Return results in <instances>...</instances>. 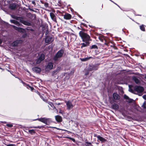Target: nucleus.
Instances as JSON below:
<instances>
[{
    "label": "nucleus",
    "mask_w": 146,
    "mask_h": 146,
    "mask_svg": "<svg viewBox=\"0 0 146 146\" xmlns=\"http://www.w3.org/2000/svg\"><path fill=\"white\" fill-rule=\"evenodd\" d=\"M99 39L102 42L105 41V44L108 46H110V42H108L106 38H105L103 36H99L98 37Z\"/></svg>",
    "instance_id": "nucleus-6"
},
{
    "label": "nucleus",
    "mask_w": 146,
    "mask_h": 146,
    "mask_svg": "<svg viewBox=\"0 0 146 146\" xmlns=\"http://www.w3.org/2000/svg\"><path fill=\"white\" fill-rule=\"evenodd\" d=\"M6 125L7 127H13V125L11 124H6Z\"/></svg>",
    "instance_id": "nucleus-39"
},
{
    "label": "nucleus",
    "mask_w": 146,
    "mask_h": 146,
    "mask_svg": "<svg viewBox=\"0 0 146 146\" xmlns=\"http://www.w3.org/2000/svg\"><path fill=\"white\" fill-rule=\"evenodd\" d=\"M64 50L62 49L59 50L54 57L53 59L55 61H57L58 58L61 57L64 54Z\"/></svg>",
    "instance_id": "nucleus-3"
},
{
    "label": "nucleus",
    "mask_w": 146,
    "mask_h": 146,
    "mask_svg": "<svg viewBox=\"0 0 146 146\" xmlns=\"http://www.w3.org/2000/svg\"><path fill=\"white\" fill-rule=\"evenodd\" d=\"M66 104L68 110H70L73 107L72 103L70 101H68L66 102Z\"/></svg>",
    "instance_id": "nucleus-17"
},
{
    "label": "nucleus",
    "mask_w": 146,
    "mask_h": 146,
    "mask_svg": "<svg viewBox=\"0 0 146 146\" xmlns=\"http://www.w3.org/2000/svg\"><path fill=\"white\" fill-rule=\"evenodd\" d=\"M89 69V71H91L94 70H98V67L97 65H90L88 68Z\"/></svg>",
    "instance_id": "nucleus-9"
},
{
    "label": "nucleus",
    "mask_w": 146,
    "mask_h": 146,
    "mask_svg": "<svg viewBox=\"0 0 146 146\" xmlns=\"http://www.w3.org/2000/svg\"><path fill=\"white\" fill-rule=\"evenodd\" d=\"M38 58H39L40 60H41V61H42L44 59V55L43 54H41Z\"/></svg>",
    "instance_id": "nucleus-27"
},
{
    "label": "nucleus",
    "mask_w": 146,
    "mask_h": 146,
    "mask_svg": "<svg viewBox=\"0 0 146 146\" xmlns=\"http://www.w3.org/2000/svg\"><path fill=\"white\" fill-rule=\"evenodd\" d=\"M90 49H98V46L96 45H93L90 47Z\"/></svg>",
    "instance_id": "nucleus-29"
},
{
    "label": "nucleus",
    "mask_w": 146,
    "mask_h": 146,
    "mask_svg": "<svg viewBox=\"0 0 146 146\" xmlns=\"http://www.w3.org/2000/svg\"><path fill=\"white\" fill-rule=\"evenodd\" d=\"M80 27L81 28V30H82V31H83L85 30V29H84L82 28L81 26H80Z\"/></svg>",
    "instance_id": "nucleus-57"
},
{
    "label": "nucleus",
    "mask_w": 146,
    "mask_h": 146,
    "mask_svg": "<svg viewBox=\"0 0 146 146\" xmlns=\"http://www.w3.org/2000/svg\"><path fill=\"white\" fill-rule=\"evenodd\" d=\"M13 27H14V29L18 31V29H19V27H17L15 26H13Z\"/></svg>",
    "instance_id": "nucleus-48"
},
{
    "label": "nucleus",
    "mask_w": 146,
    "mask_h": 146,
    "mask_svg": "<svg viewBox=\"0 0 146 146\" xmlns=\"http://www.w3.org/2000/svg\"><path fill=\"white\" fill-rule=\"evenodd\" d=\"M58 73L56 72V71L55 70L53 71L52 73V76H54L56 75Z\"/></svg>",
    "instance_id": "nucleus-36"
},
{
    "label": "nucleus",
    "mask_w": 146,
    "mask_h": 146,
    "mask_svg": "<svg viewBox=\"0 0 146 146\" xmlns=\"http://www.w3.org/2000/svg\"><path fill=\"white\" fill-rule=\"evenodd\" d=\"M92 57H86L84 58H80V60L82 61H86L89 60L90 58H91Z\"/></svg>",
    "instance_id": "nucleus-24"
},
{
    "label": "nucleus",
    "mask_w": 146,
    "mask_h": 146,
    "mask_svg": "<svg viewBox=\"0 0 146 146\" xmlns=\"http://www.w3.org/2000/svg\"><path fill=\"white\" fill-rule=\"evenodd\" d=\"M41 60H40V59L39 58H38L36 60V64H38L40 63L42 61Z\"/></svg>",
    "instance_id": "nucleus-34"
},
{
    "label": "nucleus",
    "mask_w": 146,
    "mask_h": 146,
    "mask_svg": "<svg viewBox=\"0 0 146 146\" xmlns=\"http://www.w3.org/2000/svg\"><path fill=\"white\" fill-rule=\"evenodd\" d=\"M52 37L50 36H47L45 38V42L46 43L51 42L53 41V40H52Z\"/></svg>",
    "instance_id": "nucleus-12"
},
{
    "label": "nucleus",
    "mask_w": 146,
    "mask_h": 146,
    "mask_svg": "<svg viewBox=\"0 0 146 146\" xmlns=\"http://www.w3.org/2000/svg\"><path fill=\"white\" fill-rule=\"evenodd\" d=\"M29 132L31 135H33L35 133V131L34 129H30L29 130Z\"/></svg>",
    "instance_id": "nucleus-26"
},
{
    "label": "nucleus",
    "mask_w": 146,
    "mask_h": 146,
    "mask_svg": "<svg viewBox=\"0 0 146 146\" xmlns=\"http://www.w3.org/2000/svg\"><path fill=\"white\" fill-rule=\"evenodd\" d=\"M129 91H130L132 93L135 94V93H134V91H135L134 90H133V89H130V90Z\"/></svg>",
    "instance_id": "nucleus-49"
},
{
    "label": "nucleus",
    "mask_w": 146,
    "mask_h": 146,
    "mask_svg": "<svg viewBox=\"0 0 146 146\" xmlns=\"http://www.w3.org/2000/svg\"><path fill=\"white\" fill-rule=\"evenodd\" d=\"M132 80L136 84H139L141 83L140 81L135 76H134L132 77Z\"/></svg>",
    "instance_id": "nucleus-20"
},
{
    "label": "nucleus",
    "mask_w": 146,
    "mask_h": 146,
    "mask_svg": "<svg viewBox=\"0 0 146 146\" xmlns=\"http://www.w3.org/2000/svg\"><path fill=\"white\" fill-rule=\"evenodd\" d=\"M40 2L42 4H44V3H45L43 1H42V0H40Z\"/></svg>",
    "instance_id": "nucleus-56"
},
{
    "label": "nucleus",
    "mask_w": 146,
    "mask_h": 146,
    "mask_svg": "<svg viewBox=\"0 0 146 146\" xmlns=\"http://www.w3.org/2000/svg\"><path fill=\"white\" fill-rule=\"evenodd\" d=\"M40 98L42 100L45 102H47V100L44 98L41 95H40Z\"/></svg>",
    "instance_id": "nucleus-37"
},
{
    "label": "nucleus",
    "mask_w": 146,
    "mask_h": 146,
    "mask_svg": "<svg viewBox=\"0 0 146 146\" xmlns=\"http://www.w3.org/2000/svg\"><path fill=\"white\" fill-rule=\"evenodd\" d=\"M58 105H60V103H58Z\"/></svg>",
    "instance_id": "nucleus-64"
},
{
    "label": "nucleus",
    "mask_w": 146,
    "mask_h": 146,
    "mask_svg": "<svg viewBox=\"0 0 146 146\" xmlns=\"http://www.w3.org/2000/svg\"><path fill=\"white\" fill-rule=\"evenodd\" d=\"M55 118L56 121L58 122H60L62 121V117L59 115L56 116H55Z\"/></svg>",
    "instance_id": "nucleus-21"
},
{
    "label": "nucleus",
    "mask_w": 146,
    "mask_h": 146,
    "mask_svg": "<svg viewBox=\"0 0 146 146\" xmlns=\"http://www.w3.org/2000/svg\"><path fill=\"white\" fill-rule=\"evenodd\" d=\"M81 25H83L85 27H87V25L86 24L83 23H81Z\"/></svg>",
    "instance_id": "nucleus-52"
},
{
    "label": "nucleus",
    "mask_w": 146,
    "mask_h": 146,
    "mask_svg": "<svg viewBox=\"0 0 146 146\" xmlns=\"http://www.w3.org/2000/svg\"><path fill=\"white\" fill-rule=\"evenodd\" d=\"M124 99H127V100H128V99H129V98L126 95H124Z\"/></svg>",
    "instance_id": "nucleus-44"
},
{
    "label": "nucleus",
    "mask_w": 146,
    "mask_h": 146,
    "mask_svg": "<svg viewBox=\"0 0 146 146\" xmlns=\"http://www.w3.org/2000/svg\"><path fill=\"white\" fill-rule=\"evenodd\" d=\"M49 33V31H48V29L46 30V32L45 33V35H47Z\"/></svg>",
    "instance_id": "nucleus-46"
},
{
    "label": "nucleus",
    "mask_w": 146,
    "mask_h": 146,
    "mask_svg": "<svg viewBox=\"0 0 146 146\" xmlns=\"http://www.w3.org/2000/svg\"><path fill=\"white\" fill-rule=\"evenodd\" d=\"M38 120L40 122H41L46 125H48L50 123V119L48 118H46L45 117L38 118L37 119L33 120Z\"/></svg>",
    "instance_id": "nucleus-4"
},
{
    "label": "nucleus",
    "mask_w": 146,
    "mask_h": 146,
    "mask_svg": "<svg viewBox=\"0 0 146 146\" xmlns=\"http://www.w3.org/2000/svg\"><path fill=\"white\" fill-rule=\"evenodd\" d=\"M60 129L61 130H62V131H66V132H68V131L67 130H64V129Z\"/></svg>",
    "instance_id": "nucleus-55"
},
{
    "label": "nucleus",
    "mask_w": 146,
    "mask_h": 146,
    "mask_svg": "<svg viewBox=\"0 0 146 146\" xmlns=\"http://www.w3.org/2000/svg\"><path fill=\"white\" fill-rule=\"evenodd\" d=\"M119 7H120L117 5V4H115Z\"/></svg>",
    "instance_id": "nucleus-63"
},
{
    "label": "nucleus",
    "mask_w": 146,
    "mask_h": 146,
    "mask_svg": "<svg viewBox=\"0 0 146 146\" xmlns=\"http://www.w3.org/2000/svg\"><path fill=\"white\" fill-rule=\"evenodd\" d=\"M61 68L60 67H58L55 70L56 71V72L58 73L61 70Z\"/></svg>",
    "instance_id": "nucleus-35"
},
{
    "label": "nucleus",
    "mask_w": 146,
    "mask_h": 146,
    "mask_svg": "<svg viewBox=\"0 0 146 146\" xmlns=\"http://www.w3.org/2000/svg\"><path fill=\"white\" fill-rule=\"evenodd\" d=\"M35 92L38 95L40 96V95H41L40 93L38 92V91L37 90H35Z\"/></svg>",
    "instance_id": "nucleus-45"
},
{
    "label": "nucleus",
    "mask_w": 146,
    "mask_h": 146,
    "mask_svg": "<svg viewBox=\"0 0 146 146\" xmlns=\"http://www.w3.org/2000/svg\"><path fill=\"white\" fill-rule=\"evenodd\" d=\"M44 6L46 7H48V3H44Z\"/></svg>",
    "instance_id": "nucleus-43"
},
{
    "label": "nucleus",
    "mask_w": 146,
    "mask_h": 146,
    "mask_svg": "<svg viewBox=\"0 0 146 146\" xmlns=\"http://www.w3.org/2000/svg\"><path fill=\"white\" fill-rule=\"evenodd\" d=\"M11 23H13L18 26H22L23 25L20 23L19 22L14 20H11Z\"/></svg>",
    "instance_id": "nucleus-18"
},
{
    "label": "nucleus",
    "mask_w": 146,
    "mask_h": 146,
    "mask_svg": "<svg viewBox=\"0 0 146 146\" xmlns=\"http://www.w3.org/2000/svg\"><path fill=\"white\" fill-rule=\"evenodd\" d=\"M31 3L33 4L34 5H36V3L34 1H32Z\"/></svg>",
    "instance_id": "nucleus-50"
},
{
    "label": "nucleus",
    "mask_w": 146,
    "mask_h": 146,
    "mask_svg": "<svg viewBox=\"0 0 146 146\" xmlns=\"http://www.w3.org/2000/svg\"><path fill=\"white\" fill-rule=\"evenodd\" d=\"M143 98L145 100H146V95H144L143 96Z\"/></svg>",
    "instance_id": "nucleus-51"
},
{
    "label": "nucleus",
    "mask_w": 146,
    "mask_h": 146,
    "mask_svg": "<svg viewBox=\"0 0 146 146\" xmlns=\"http://www.w3.org/2000/svg\"><path fill=\"white\" fill-rule=\"evenodd\" d=\"M17 78L18 79H19L21 81V82L24 85H25V86L28 89H30L31 91H33L34 90V88L33 87L30 86L29 84H26L25 83V82H24L21 79V78Z\"/></svg>",
    "instance_id": "nucleus-7"
},
{
    "label": "nucleus",
    "mask_w": 146,
    "mask_h": 146,
    "mask_svg": "<svg viewBox=\"0 0 146 146\" xmlns=\"http://www.w3.org/2000/svg\"><path fill=\"white\" fill-rule=\"evenodd\" d=\"M98 141L99 140L101 141L102 143H104L107 141L106 139L100 135L98 136Z\"/></svg>",
    "instance_id": "nucleus-19"
},
{
    "label": "nucleus",
    "mask_w": 146,
    "mask_h": 146,
    "mask_svg": "<svg viewBox=\"0 0 146 146\" xmlns=\"http://www.w3.org/2000/svg\"><path fill=\"white\" fill-rule=\"evenodd\" d=\"M108 41V42H110V44L111 43V44H112V45H113V44H112V42H111V41Z\"/></svg>",
    "instance_id": "nucleus-60"
},
{
    "label": "nucleus",
    "mask_w": 146,
    "mask_h": 146,
    "mask_svg": "<svg viewBox=\"0 0 146 146\" xmlns=\"http://www.w3.org/2000/svg\"><path fill=\"white\" fill-rule=\"evenodd\" d=\"M72 17L71 15L68 13H66L64 15V18L66 20H70L72 18Z\"/></svg>",
    "instance_id": "nucleus-13"
},
{
    "label": "nucleus",
    "mask_w": 146,
    "mask_h": 146,
    "mask_svg": "<svg viewBox=\"0 0 146 146\" xmlns=\"http://www.w3.org/2000/svg\"><path fill=\"white\" fill-rule=\"evenodd\" d=\"M53 63L51 62L48 63V65L46 66L45 69L47 70H50L53 68Z\"/></svg>",
    "instance_id": "nucleus-11"
},
{
    "label": "nucleus",
    "mask_w": 146,
    "mask_h": 146,
    "mask_svg": "<svg viewBox=\"0 0 146 146\" xmlns=\"http://www.w3.org/2000/svg\"><path fill=\"white\" fill-rule=\"evenodd\" d=\"M46 102H47V103H48V104H49H49H50L51 103V102H47V101Z\"/></svg>",
    "instance_id": "nucleus-59"
},
{
    "label": "nucleus",
    "mask_w": 146,
    "mask_h": 146,
    "mask_svg": "<svg viewBox=\"0 0 146 146\" xmlns=\"http://www.w3.org/2000/svg\"><path fill=\"white\" fill-rule=\"evenodd\" d=\"M16 7V5L15 3L11 4L9 5V8L11 10L15 9Z\"/></svg>",
    "instance_id": "nucleus-23"
},
{
    "label": "nucleus",
    "mask_w": 146,
    "mask_h": 146,
    "mask_svg": "<svg viewBox=\"0 0 146 146\" xmlns=\"http://www.w3.org/2000/svg\"><path fill=\"white\" fill-rule=\"evenodd\" d=\"M79 36L81 37L83 42H89L92 40L90 36L84 32L80 31L79 32Z\"/></svg>",
    "instance_id": "nucleus-1"
},
{
    "label": "nucleus",
    "mask_w": 146,
    "mask_h": 146,
    "mask_svg": "<svg viewBox=\"0 0 146 146\" xmlns=\"http://www.w3.org/2000/svg\"><path fill=\"white\" fill-rule=\"evenodd\" d=\"M70 139H71L72 141L74 142H75V140L74 139L72 138H70Z\"/></svg>",
    "instance_id": "nucleus-53"
},
{
    "label": "nucleus",
    "mask_w": 146,
    "mask_h": 146,
    "mask_svg": "<svg viewBox=\"0 0 146 146\" xmlns=\"http://www.w3.org/2000/svg\"><path fill=\"white\" fill-rule=\"evenodd\" d=\"M50 14L52 19L55 23H57V22L56 20V15H55L52 12H50Z\"/></svg>",
    "instance_id": "nucleus-8"
},
{
    "label": "nucleus",
    "mask_w": 146,
    "mask_h": 146,
    "mask_svg": "<svg viewBox=\"0 0 146 146\" xmlns=\"http://www.w3.org/2000/svg\"><path fill=\"white\" fill-rule=\"evenodd\" d=\"M85 43H82L80 44V45H81V48L83 49V48L87 47L89 45L90 42H84Z\"/></svg>",
    "instance_id": "nucleus-15"
},
{
    "label": "nucleus",
    "mask_w": 146,
    "mask_h": 146,
    "mask_svg": "<svg viewBox=\"0 0 146 146\" xmlns=\"http://www.w3.org/2000/svg\"><path fill=\"white\" fill-rule=\"evenodd\" d=\"M112 107L113 109L118 110L119 108V106L117 104L114 103L112 105Z\"/></svg>",
    "instance_id": "nucleus-22"
},
{
    "label": "nucleus",
    "mask_w": 146,
    "mask_h": 146,
    "mask_svg": "<svg viewBox=\"0 0 146 146\" xmlns=\"http://www.w3.org/2000/svg\"><path fill=\"white\" fill-rule=\"evenodd\" d=\"M140 29L142 31H145L144 26L143 25L140 26Z\"/></svg>",
    "instance_id": "nucleus-30"
},
{
    "label": "nucleus",
    "mask_w": 146,
    "mask_h": 146,
    "mask_svg": "<svg viewBox=\"0 0 146 146\" xmlns=\"http://www.w3.org/2000/svg\"><path fill=\"white\" fill-rule=\"evenodd\" d=\"M141 107L143 109H146V101H145L144 102L143 105L141 106Z\"/></svg>",
    "instance_id": "nucleus-31"
},
{
    "label": "nucleus",
    "mask_w": 146,
    "mask_h": 146,
    "mask_svg": "<svg viewBox=\"0 0 146 146\" xmlns=\"http://www.w3.org/2000/svg\"><path fill=\"white\" fill-rule=\"evenodd\" d=\"M33 70L36 73H40L41 71V69L40 68L37 67H34L32 68Z\"/></svg>",
    "instance_id": "nucleus-14"
},
{
    "label": "nucleus",
    "mask_w": 146,
    "mask_h": 146,
    "mask_svg": "<svg viewBox=\"0 0 146 146\" xmlns=\"http://www.w3.org/2000/svg\"><path fill=\"white\" fill-rule=\"evenodd\" d=\"M86 145L88 146L90 145L91 146H93L92 145V143L90 142H86Z\"/></svg>",
    "instance_id": "nucleus-40"
},
{
    "label": "nucleus",
    "mask_w": 146,
    "mask_h": 146,
    "mask_svg": "<svg viewBox=\"0 0 146 146\" xmlns=\"http://www.w3.org/2000/svg\"><path fill=\"white\" fill-rule=\"evenodd\" d=\"M22 42V41L21 40H17L12 43V45L13 47L17 46L18 44H21Z\"/></svg>",
    "instance_id": "nucleus-10"
},
{
    "label": "nucleus",
    "mask_w": 146,
    "mask_h": 146,
    "mask_svg": "<svg viewBox=\"0 0 146 146\" xmlns=\"http://www.w3.org/2000/svg\"><path fill=\"white\" fill-rule=\"evenodd\" d=\"M31 15V17L33 18H33V20H35L36 19V15L35 14H32L30 13Z\"/></svg>",
    "instance_id": "nucleus-32"
},
{
    "label": "nucleus",
    "mask_w": 146,
    "mask_h": 146,
    "mask_svg": "<svg viewBox=\"0 0 146 146\" xmlns=\"http://www.w3.org/2000/svg\"><path fill=\"white\" fill-rule=\"evenodd\" d=\"M128 102L129 103H131L133 101V100L131 99H130L129 98V99H128Z\"/></svg>",
    "instance_id": "nucleus-41"
},
{
    "label": "nucleus",
    "mask_w": 146,
    "mask_h": 146,
    "mask_svg": "<svg viewBox=\"0 0 146 146\" xmlns=\"http://www.w3.org/2000/svg\"><path fill=\"white\" fill-rule=\"evenodd\" d=\"M145 78L146 79V74L145 75Z\"/></svg>",
    "instance_id": "nucleus-62"
},
{
    "label": "nucleus",
    "mask_w": 146,
    "mask_h": 146,
    "mask_svg": "<svg viewBox=\"0 0 146 146\" xmlns=\"http://www.w3.org/2000/svg\"><path fill=\"white\" fill-rule=\"evenodd\" d=\"M49 105L52 108H53V109H56V108L55 106H54L53 104L51 102Z\"/></svg>",
    "instance_id": "nucleus-38"
},
{
    "label": "nucleus",
    "mask_w": 146,
    "mask_h": 146,
    "mask_svg": "<svg viewBox=\"0 0 146 146\" xmlns=\"http://www.w3.org/2000/svg\"><path fill=\"white\" fill-rule=\"evenodd\" d=\"M85 70V75L87 76L88 75L89 73V72H90V71H89V69L88 68L84 70Z\"/></svg>",
    "instance_id": "nucleus-25"
},
{
    "label": "nucleus",
    "mask_w": 146,
    "mask_h": 146,
    "mask_svg": "<svg viewBox=\"0 0 146 146\" xmlns=\"http://www.w3.org/2000/svg\"><path fill=\"white\" fill-rule=\"evenodd\" d=\"M113 97L114 100H119L120 98V96L117 93H114L113 94Z\"/></svg>",
    "instance_id": "nucleus-16"
},
{
    "label": "nucleus",
    "mask_w": 146,
    "mask_h": 146,
    "mask_svg": "<svg viewBox=\"0 0 146 146\" xmlns=\"http://www.w3.org/2000/svg\"><path fill=\"white\" fill-rule=\"evenodd\" d=\"M12 17L13 19L19 21L21 23L25 25L28 26H31V25L30 23L24 20L23 18L22 17H18L15 16H13Z\"/></svg>",
    "instance_id": "nucleus-2"
},
{
    "label": "nucleus",
    "mask_w": 146,
    "mask_h": 146,
    "mask_svg": "<svg viewBox=\"0 0 146 146\" xmlns=\"http://www.w3.org/2000/svg\"><path fill=\"white\" fill-rule=\"evenodd\" d=\"M7 146H16V145L14 144H5Z\"/></svg>",
    "instance_id": "nucleus-42"
},
{
    "label": "nucleus",
    "mask_w": 146,
    "mask_h": 146,
    "mask_svg": "<svg viewBox=\"0 0 146 146\" xmlns=\"http://www.w3.org/2000/svg\"><path fill=\"white\" fill-rule=\"evenodd\" d=\"M99 135H98L97 134H94V137H96L98 138V136Z\"/></svg>",
    "instance_id": "nucleus-54"
},
{
    "label": "nucleus",
    "mask_w": 146,
    "mask_h": 146,
    "mask_svg": "<svg viewBox=\"0 0 146 146\" xmlns=\"http://www.w3.org/2000/svg\"><path fill=\"white\" fill-rule=\"evenodd\" d=\"M78 29H81V28H80V27H78Z\"/></svg>",
    "instance_id": "nucleus-61"
},
{
    "label": "nucleus",
    "mask_w": 146,
    "mask_h": 146,
    "mask_svg": "<svg viewBox=\"0 0 146 146\" xmlns=\"http://www.w3.org/2000/svg\"><path fill=\"white\" fill-rule=\"evenodd\" d=\"M134 90L135 91L138 93H142L144 90V88L141 86H136L134 87Z\"/></svg>",
    "instance_id": "nucleus-5"
},
{
    "label": "nucleus",
    "mask_w": 146,
    "mask_h": 146,
    "mask_svg": "<svg viewBox=\"0 0 146 146\" xmlns=\"http://www.w3.org/2000/svg\"><path fill=\"white\" fill-rule=\"evenodd\" d=\"M25 31V29H24L21 27H19V29H18V31L19 32L23 33V32Z\"/></svg>",
    "instance_id": "nucleus-33"
},
{
    "label": "nucleus",
    "mask_w": 146,
    "mask_h": 146,
    "mask_svg": "<svg viewBox=\"0 0 146 146\" xmlns=\"http://www.w3.org/2000/svg\"><path fill=\"white\" fill-rule=\"evenodd\" d=\"M2 40L1 38H0V44H2Z\"/></svg>",
    "instance_id": "nucleus-58"
},
{
    "label": "nucleus",
    "mask_w": 146,
    "mask_h": 146,
    "mask_svg": "<svg viewBox=\"0 0 146 146\" xmlns=\"http://www.w3.org/2000/svg\"><path fill=\"white\" fill-rule=\"evenodd\" d=\"M44 126H31L29 127V128H38L39 129H40L41 128H44Z\"/></svg>",
    "instance_id": "nucleus-28"
},
{
    "label": "nucleus",
    "mask_w": 146,
    "mask_h": 146,
    "mask_svg": "<svg viewBox=\"0 0 146 146\" xmlns=\"http://www.w3.org/2000/svg\"><path fill=\"white\" fill-rule=\"evenodd\" d=\"M59 113L62 114V115L64 113V112L61 110H60Z\"/></svg>",
    "instance_id": "nucleus-47"
}]
</instances>
